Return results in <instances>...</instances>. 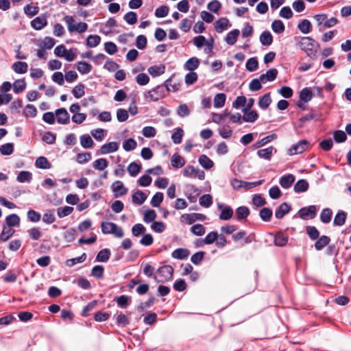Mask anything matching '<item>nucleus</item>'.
I'll list each match as a JSON object with an SVG mask.
<instances>
[{"instance_id": "f257e3e1", "label": "nucleus", "mask_w": 351, "mask_h": 351, "mask_svg": "<svg viewBox=\"0 0 351 351\" xmlns=\"http://www.w3.org/2000/svg\"><path fill=\"white\" fill-rule=\"evenodd\" d=\"M297 46L305 51L307 56L315 55L319 44L312 38L303 36L298 38Z\"/></svg>"}, {"instance_id": "f03ea898", "label": "nucleus", "mask_w": 351, "mask_h": 351, "mask_svg": "<svg viewBox=\"0 0 351 351\" xmlns=\"http://www.w3.org/2000/svg\"><path fill=\"white\" fill-rule=\"evenodd\" d=\"M174 272V269L172 266L167 265L160 267L156 273L158 276L155 275L154 279L158 282H165L172 279Z\"/></svg>"}, {"instance_id": "7ed1b4c3", "label": "nucleus", "mask_w": 351, "mask_h": 351, "mask_svg": "<svg viewBox=\"0 0 351 351\" xmlns=\"http://www.w3.org/2000/svg\"><path fill=\"white\" fill-rule=\"evenodd\" d=\"M101 229L104 234H114L117 238H122L124 235L122 228L119 227L113 222L102 221L101 223Z\"/></svg>"}, {"instance_id": "20e7f679", "label": "nucleus", "mask_w": 351, "mask_h": 351, "mask_svg": "<svg viewBox=\"0 0 351 351\" xmlns=\"http://www.w3.org/2000/svg\"><path fill=\"white\" fill-rule=\"evenodd\" d=\"M64 21L67 24L68 30L70 32H77L79 33H84L88 29V25L84 22H79L75 24V21L71 16H66Z\"/></svg>"}, {"instance_id": "39448f33", "label": "nucleus", "mask_w": 351, "mask_h": 351, "mask_svg": "<svg viewBox=\"0 0 351 351\" xmlns=\"http://www.w3.org/2000/svg\"><path fill=\"white\" fill-rule=\"evenodd\" d=\"M165 93V90L164 86L162 85H158L147 92L145 96L149 101H156L164 97Z\"/></svg>"}, {"instance_id": "423d86ee", "label": "nucleus", "mask_w": 351, "mask_h": 351, "mask_svg": "<svg viewBox=\"0 0 351 351\" xmlns=\"http://www.w3.org/2000/svg\"><path fill=\"white\" fill-rule=\"evenodd\" d=\"M297 214L299 217L304 220L314 219L317 214V207L315 205L302 207L298 210Z\"/></svg>"}, {"instance_id": "0eeeda50", "label": "nucleus", "mask_w": 351, "mask_h": 351, "mask_svg": "<svg viewBox=\"0 0 351 351\" xmlns=\"http://www.w3.org/2000/svg\"><path fill=\"white\" fill-rule=\"evenodd\" d=\"M182 174L186 178H197L200 180H203L205 178V173L204 171L195 169L192 165L186 166L182 171Z\"/></svg>"}, {"instance_id": "6e6552de", "label": "nucleus", "mask_w": 351, "mask_h": 351, "mask_svg": "<svg viewBox=\"0 0 351 351\" xmlns=\"http://www.w3.org/2000/svg\"><path fill=\"white\" fill-rule=\"evenodd\" d=\"M308 141L301 140L289 148L288 154L291 156L302 154L308 149Z\"/></svg>"}, {"instance_id": "1a4fd4ad", "label": "nucleus", "mask_w": 351, "mask_h": 351, "mask_svg": "<svg viewBox=\"0 0 351 351\" xmlns=\"http://www.w3.org/2000/svg\"><path fill=\"white\" fill-rule=\"evenodd\" d=\"M206 219V217L202 213H190L184 214L181 216L182 223H186L188 224H193L197 221H204Z\"/></svg>"}, {"instance_id": "9d476101", "label": "nucleus", "mask_w": 351, "mask_h": 351, "mask_svg": "<svg viewBox=\"0 0 351 351\" xmlns=\"http://www.w3.org/2000/svg\"><path fill=\"white\" fill-rule=\"evenodd\" d=\"M217 208L221 210V213L219 216L221 220L227 221L232 217L234 212L230 206L218 204Z\"/></svg>"}, {"instance_id": "9b49d317", "label": "nucleus", "mask_w": 351, "mask_h": 351, "mask_svg": "<svg viewBox=\"0 0 351 351\" xmlns=\"http://www.w3.org/2000/svg\"><path fill=\"white\" fill-rule=\"evenodd\" d=\"M112 190L115 197H119L125 195L128 193V189L124 186L123 182L120 180L114 182L112 184Z\"/></svg>"}, {"instance_id": "f8f14e48", "label": "nucleus", "mask_w": 351, "mask_h": 351, "mask_svg": "<svg viewBox=\"0 0 351 351\" xmlns=\"http://www.w3.org/2000/svg\"><path fill=\"white\" fill-rule=\"evenodd\" d=\"M57 117V122L60 124L65 125L69 123V114L64 108H58L55 111Z\"/></svg>"}, {"instance_id": "ddd939ff", "label": "nucleus", "mask_w": 351, "mask_h": 351, "mask_svg": "<svg viewBox=\"0 0 351 351\" xmlns=\"http://www.w3.org/2000/svg\"><path fill=\"white\" fill-rule=\"evenodd\" d=\"M119 149V144L115 141L105 143L100 147L97 154H107L117 151Z\"/></svg>"}, {"instance_id": "4468645a", "label": "nucleus", "mask_w": 351, "mask_h": 351, "mask_svg": "<svg viewBox=\"0 0 351 351\" xmlns=\"http://www.w3.org/2000/svg\"><path fill=\"white\" fill-rule=\"evenodd\" d=\"M277 150L273 146H269L265 149L258 150L257 156L267 160H270L274 154L276 153Z\"/></svg>"}, {"instance_id": "2eb2a0df", "label": "nucleus", "mask_w": 351, "mask_h": 351, "mask_svg": "<svg viewBox=\"0 0 351 351\" xmlns=\"http://www.w3.org/2000/svg\"><path fill=\"white\" fill-rule=\"evenodd\" d=\"M291 210V205L287 202H283L276 209L275 217L277 219H282L285 215L289 213Z\"/></svg>"}, {"instance_id": "dca6fc26", "label": "nucleus", "mask_w": 351, "mask_h": 351, "mask_svg": "<svg viewBox=\"0 0 351 351\" xmlns=\"http://www.w3.org/2000/svg\"><path fill=\"white\" fill-rule=\"evenodd\" d=\"M250 109L243 108L242 110L244 114L242 117V119L245 122L254 123L258 119V112L253 110L251 111H248Z\"/></svg>"}, {"instance_id": "f3484780", "label": "nucleus", "mask_w": 351, "mask_h": 351, "mask_svg": "<svg viewBox=\"0 0 351 351\" xmlns=\"http://www.w3.org/2000/svg\"><path fill=\"white\" fill-rule=\"evenodd\" d=\"M295 176L291 173H288L280 177L279 184L283 189H289L295 181Z\"/></svg>"}, {"instance_id": "a211bd4d", "label": "nucleus", "mask_w": 351, "mask_h": 351, "mask_svg": "<svg viewBox=\"0 0 351 351\" xmlns=\"http://www.w3.org/2000/svg\"><path fill=\"white\" fill-rule=\"evenodd\" d=\"M250 214V210L245 206H239L235 210L236 219L239 221L246 219Z\"/></svg>"}, {"instance_id": "6ab92c4d", "label": "nucleus", "mask_w": 351, "mask_h": 351, "mask_svg": "<svg viewBox=\"0 0 351 351\" xmlns=\"http://www.w3.org/2000/svg\"><path fill=\"white\" fill-rule=\"evenodd\" d=\"M165 65L160 64L149 67L147 71L153 77H156L165 73Z\"/></svg>"}, {"instance_id": "aec40b11", "label": "nucleus", "mask_w": 351, "mask_h": 351, "mask_svg": "<svg viewBox=\"0 0 351 351\" xmlns=\"http://www.w3.org/2000/svg\"><path fill=\"white\" fill-rule=\"evenodd\" d=\"M278 75V70L276 69H271L265 74L261 75V80L262 83H265L267 81L272 82L275 80Z\"/></svg>"}, {"instance_id": "412c9836", "label": "nucleus", "mask_w": 351, "mask_h": 351, "mask_svg": "<svg viewBox=\"0 0 351 351\" xmlns=\"http://www.w3.org/2000/svg\"><path fill=\"white\" fill-rule=\"evenodd\" d=\"M47 25L45 17L37 16L31 21V26L36 30H40Z\"/></svg>"}, {"instance_id": "4be33fe9", "label": "nucleus", "mask_w": 351, "mask_h": 351, "mask_svg": "<svg viewBox=\"0 0 351 351\" xmlns=\"http://www.w3.org/2000/svg\"><path fill=\"white\" fill-rule=\"evenodd\" d=\"M308 188V182L304 179H300L295 184L293 190L296 193H300L306 192Z\"/></svg>"}, {"instance_id": "5701e85b", "label": "nucleus", "mask_w": 351, "mask_h": 351, "mask_svg": "<svg viewBox=\"0 0 351 351\" xmlns=\"http://www.w3.org/2000/svg\"><path fill=\"white\" fill-rule=\"evenodd\" d=\"M12 69L18 74H24L27 71L28 64L25 62L18 61L12 65Z\"/></svg>"}, {"instance_id": "b1692460", "label": "nucleus", "mask_w": 351, "mask_h": 351, "mask_svg": "<svg viewBox=\"0 0 351 351\" xmlns=\"http://www.w3.org/2000/svg\"><path fill=\"white\" fill-rule=\"evenodd\" d=\"M190 254V252L189 250L185 248H178L173 251L171 253V256L173 258L178 259V260H183L186 258Z\"/></svg>"}, {"instance_id": "393cba45", "label": "nucleus", "mask_w": 351, "mask_h": 351, "mask_svg": "<svg viewBox=\"0 0 351 351\" xmlns=\"http://www.w3.org/2000/svg\"><path fill=\"white\" fill-rule=\"evenodd\" d=\"M289 237L282 232L277 233L274 237V244L278 247H283L288 243Z\"/></svg>"}, {"instance_id": "a878e982", "label": "nucleus", "mask_w": 351, "mask_h": 351, "mask_svg": "<svg viewBox=\"0 0 351 351\" xmlns=\"http://www.w3.org/2000/svg\"><path fill=\"white\" fill-rule=\"evenodd\" d=\"M276 138H277V134H271L268 135V136L263 138L262 139L258 141L256 143H254L253 145V147L254 149L260 148Z\"/></svg>"}, {"instance_id": "bb28decb", "label": "nucleus", "mask_w": 351, "mask_h": 351, "mask_svg": "<svg viewBox=\"0 0 351 351\" xmlns=\"http://www.w3.org/2000/svg\"><path fill=\"white\" fill-rule=\"evenodd\" d=\"M316 240L317 241L315 243L314 245L315 248L319 251L327 246L330 242V237L326 235H322Z\"/></svg>"}, {"instance_id": "cd10ccee", "label": "nucleus", "mask_w": 351, "mask_h": 351, "mask_svg": "<svg viewBox=\"0 0 351 351\" xmlns=\"http://www.w3.org/2000/svg\"><path fill=\"white\" fill-rule=\"evenodd\" d=\"M239 33L240 32L237 29H234L228 32L224 38L226 43L230 45H233L234 44H235V43L237 40Z\"/></svg>"}, {"instance_id": "c85d7f7f", "label": "nucleus", "mask_w": 351, "mask_h": 351, "mask_svg": "<svg viewBox=\"0 0 351 351\" xmlns=\"http://www.w3.org/2000/svg\"><path fill=\"white\" fill-rule=\"evenodd\" d=\"M199 66V60L196 57L189 58L184 64V69L190 71H193Z\"/></svg>"}, {"instance_id": "c756f323", "label": "nucleus", "mask_w": 351, "mask_h": 351, "mask_svg": "<svg viewBox=\"0 0 351 351\" xmlns=\"http://www.w3.org/2000/svg\"><path fill=\"white\" fill-rule=\"evenodd\" d=\"M229 21L227 18H221L215 23V29L217 32L221 33L227 29Z\"/></svg>"}, {"instance_id": "7c9ffc66", "label": "nucleus", "mask_w": 351, "mask_h": 351, "mask_svg": "<svg viewBox=\"0 0 351 351\" xmlns=\"http://www.w3.org/2000/svg\"><path fill=\"white\" fill-rule=\"evenodd\" d=\"M35 166L38 169H49L51 167V164L46 157L40 156L36 160Z\"/></svg>"}, {"instance_id": "2f4dec72", "label": "nucleus", "mask_w": 351, "mask_h": 351, "mask_svg": "<svg viewBox=\"0 0 351 351\" xmlns=\"http://www.w3.org/2000/svg\"><path fill=\"white\" fill-rule=\"evenodd\" d=\"M271 101L272 100L270 96V93H268L259 98L258 104L260 108L265 110L269 106Z\"/></svg>"}, {"instance_id": "473e14b6", "label": "nucleus", "mask_w": 351, "mask_h": 351, "mask_svg": "<svg viewBox=\"0 0 351 351\" xmlns=\"http://www.w3.org/2000/svg\"><path fill=\"white\" fill-rule=\"evenodd\" d=\"M347 213L343 210H339L336 214L333 221V225L337 226H343L346 220Z\"/></svg>"}, {"instance_id": "72a5a7b5", "label": "nucleus", "mask_w": 351, "mask_h": 351, "mask_svg": "<svg viewBox=\"0 0 351 351\" xmlns=\"http://www.w3.org/2000/svg\"><path fill=\"white\" fill-rule=\"evenodd\" d=\"M15 231L12 228L4 226L0 234V241L5 242L10 239L14 234Z\"/></svg>"}, {"instance_id": "f704fd0d", "label": "nucleus", "mask_w": 351, "mask_h": 351, "mask_svg": "<svg viewBox=\"0 0 351 351\" xmlns=\"http://www.w3.org/2000/svg\"><path fill=\"white\" fill-rule=\"evenodd\" d=\"M171 163L173 167L179 169L185 165V160L178 154H174L171 157Z\"/></svg>"}, {"instance_id": "c9c22d12", "label": "nucleus", "mask_w": 351, "mask_h": 351, "mask_svg": "<svg viewBox=\"0 0 351 351\" xmlns=\"http://www.w3.org/2000/svg\"><path fill=\"white\" fill-rule=\"evenodd\" d=\"M298 28L302 33L306 34L311 31L312 25L309 20L303 19L298 23Z\"/></svg>"}, {"instance_id": "e433bc0d", "label": "nucleus", "mask_w": 351, "mask_h": 351, "mask_svg": "<svg viewBox=\"0 0 351 351\" xmlns=\"http://www.w3.org/2000/svg\"><path fill=\"white\" fill-rule=\"evenodd\" d=\"M147 195L143 191L138 190L132 195V202L138 205L143 204L147 199Z\"/></svg>"}, {"instance_id": "4c0bfd02", "label": "nucleus", "mask_w": 351, "mask_h": 351, "mask_svg": "<svg viewBox=\"0 0 351 351\" xmlns=\"http://www.w3.org/2000/svg\"><path fill=\"white\" fill-rule=\"evenodd\" d=\"M32 180V173L28 171H21L17 175L16 180L19 182H30Z\"/></svg>"}, {"instance_id": "58836bf2", "label": "nucleus", "mask_w": 351, "mask_h": 351, "mask_svg": "<svg viewBox=\"0 0 351 351\" xmlns=\"http://www.w3.org/2000/svg\"><path fill=\"white\" fill-rule=\"evenodd\" d=\"M198 161L200 165L206 169H210L214 165L213 161L205 154H202L199 157Z\"/></svg>"}, {"instance_id": "ea45409f", "label": "nucleus", "mask_w": 351, "mask_h": 351, "mask_svg": "<svg viewBox=\"0 0 351 351\" xmlns=\"http://www.w3.org/2000/svg\"><path fill=\"white\" fill-rule=\"evenodd\" d=\"M110 250L108 248L100 250L96 256V261L98 262L105 263L107 262L110 257Z\"/></svg>"}, {"instance_id": "a19ab883", "label": "nucleus", "mask_w": 351, "mask_h": 351, "mask_svg": "<svg viewBox=\"0 0 351 351\" xmlns=\"http://www.w3.org/2000/svg\"><path fill=\"white\" fill-rule=\"evenodd\" d=\"M260 42L263 45L269 46L273 42V36L269 31H264L260 36Z\"/></svg>"}, {"instance_id": "79ce46f5", "label": "nucleus", "mask_w": 351, "mask_h": 351, "mask_svg": "<svg viewBox=\"0 0 351 351\" xmlns=\"http://www.w3.org/2000/svg\"><path fill=\"white\" fill-rule=\"evenodd\" d=\"M332 216V210L329 208H324L320 214V220L324 223H328L330 222Z\"/></svg>"}, {"instance_id": "37998d69", "label": "nucleus", "mask_w": 351, "mask_h": 351, "mask_svg": "<svg viewBox=\"0 0 351 351\" xmlns=\"http://www.w3.org/2000/svg\"><path fill=\"white\" fill-rule=\"evenodd\" d=\"M77 69L82 75L88 74L91 71L92 66L86 62L80 61L77 63Z\"/></svg>"}, {"instance_id": "c03bdc74", "label": "nucleus", "mask_w": 351, "mask_h": 351, "mask_svg": "<svg viewBox=\"0 0 351 351\" xmlns=\"http://www.w3.org/2000/svg\"><path fill=\"white\" fill-rule=\"evenodd\" d=\"M5 222L8 227L18 226L20 223V218L16 214H11L6 217Z\"/></svg>"}, {"instance_id": "a18cd8bd", "label": "nucleus", "mask_w": 351, "mask_h": 351, "mask_svg": "<svg viewBox=\"0 0 351 351\" xmlns=\"http://www.w3.org/2000/svg\"><path fill=\"white\" fill-rule=\"evenodd\" d=\"M141 167V164L132 162L128 165V171L132 177H136L140 172Z\"/></svg>"}, {"instance_id": "49530a36", "label": "nucleus", "mask_w": 351, "mask_h": 351, "mask_svg": "<svg viewBox=\"0 0 351 351\" xmlns=\"http://www.w3.org/2000/svg\"><path fill=\"white\" fill-rule=\"evenodd\" d=\"M173 77H174V75H173L169 79H167L165 82L166 89L168 91L172 90V91L175 92V91L178 90L180 88V86H181L180 83H176V82L172 83Z\"/></svg>"}, {"instance_id": "de8ad7c7", "label": "nucleus", "mask_w": 351, "mask_h": 351, "mask_svg": "<svg viewBox=\"0 0 351 351\" xmlns=\"http://www.w3.org/2000/svg\"><path fill=\"white\" fill-rule=\"evenodd\" d=\"M300 99L304 102H308L313 98V93L308 88H304L300 92Z\"/></svg>"}, {"instance_id": "09e8293b", "label": "nucleus", "mask_w": 351, "mask_h": 351, "mask_svg": "<svg viewBox=\"0 0 351 351\" xmlns=\"http://www.w3.org/2000/svg\"><path fill=\"white\" fill-rule=\"evenodd\" d=\"M85 86L82 83H79L77 86H75L71 90L73 96L77 98H81L85 95L84 91Z\"/></svg>"}, {"instance_id": "8fccbe9b", "label": "nucleus", "mask_w": 351, "mask_h": 351, "mask_svg": "<svg viewBox=\"0 0 351 351\" xmlns=\"http://www.w3.org/2000/svg\"><path fill=\"white\" fill-rule=\"evenodd\" d=\"M226 100V95L224 93H217L214 97V106L219 108L224 106Z\"/></svg>"}, {"instance_id": "3c124183", "label": "nucleus", "mask_w": 351, "mask_h": 351, "mask_svg": "<svg viewBox=\"0 0 351 351\" xmlns=\"http://www.w3.org/2000/svg\"><path fill=\"white\" fill-rule=\"evenodd\" d=\"M80 144L82 147L88 149L93 147L94 142L88 134H84L80 136Z\"/></svg>"}, {"instance_id": "603ef678", "label": "nucleus", "mask_w": 351, "mask_h": 351, "mask_svg": "<svg viewBox=\"0 0 351 351\" xmlns=\"http://www.w3.org/2000/svg\"><path fill=\"white\" fill-rule=\"evenodd\" d=\"M26 88V82L25 79L16 80L13 84L14 92L16 94L23 91Z\"/></svg>"}, {"instance_id": "864d4df0", "label": "nucleus", "mask_w": 351, "mask_h": 351, "mask_svg": "<svg viewBox=\"0 0 351 351\" xmlns=\"http://www.w3.org/2000/svg\"><path fill=\"white\" fill-rule=\"evenodd\" d=\"M306 231L309 238L313 241H315L319 237V232L315 226H308L306 228Z\"/></svg>"}, {"instance_id": "5fc2aeb1", "label": "nucleus", "mask_w": 351, "mask_h": 351, "mask_svg": "<svg viewBox=\"0 0 351 351\" xmlns=\"http://www.w3.org/2000/svg\"><path fill=\"white\" fill-rule=\"evenodd\" d=\"M114 300L117 302V305L119 307L125 308L130 303V297L125 295H122L121 296L117 297Z\"/></svg>"}, {"instance_id": "6e6d98bb", "label": "nucleus", "mask_w": 351, "mask_h": 351, "mask_svg": "<svg viewBox=\"0 0 351 351\" xmlns=\"http://www.w3.org/2000/svg\"><path fill=\"white\" fill-rule=\"evenodd\" d=\"M271 29L276 34H282L285 30V26L282 21L274 20L271 24Z\"/></svg>"}, {"instance_id": "4d7b16f0", "label": "nucleus", "mask_w": 351, "mask_h": 351, "mask_svg": "<svg viewBox=\"0 0 351 351\" xmlns=\"http://www.w3.org/2000/svg\"><path fill=\"white\" fill-rule=\"evenodd\" d=\"M101 37L98 35H89L86 39V45L89 47H95L99 45Z\"/></svg>"}, {"instance_id": "13d9d810", "label": "nucleus", "mask_w": 351, "mask_h": 351, "mask_svg": "<svg viewBox=\"0 0 351 351\" xmlns=\"http://www.w3.org/2000/svg\"><path fill=\"white\" fill-rule=\"evenodd\" d=\"M199 203L202 206L209 208L213 204V197L210 194H205L199 197Z\"/></svg>"}, {"instance_id": "bf43d9fd", "label": "nucleus", "mask_w": 351, "mask_h": 351, "mask_svg": "<svg viewBox=\"0 0 351 351\" xmlns=\"http://www.w3.org/2000/svg\"><path fill=\"white\" fill-rule=\"evenodd\" d=\"M14 152V144L8 143L2 145L0 147V153L3 156L11 155Z\"/></svg>"}, {"instance_id": "052dcab7", "label": "nucleus", "mask_w": 351, "mask_h": 351, "mask_svg": "<svg viewBox=\"0 0 351 351\" xmlns=\"http://www.w3.org/2000/svg\"><path fill=\"white\" fill-rule=\"evenodd\" d=\"M258 62L256 57L248 59L245 64V68L249 71H254L258 69Z\"/></svg>"}, {"instance_id": "680f3d73", "label": "nucleus", "mask_w": 351, "mask_h": 351, "mask_svg": "<svg viewBox=\"0 0 351 351\" xmlns=\"http://www.w3.org/2000/svg\"><path fill=\"white\" fill-rule=\"evenodd\" d=\"M108 166V161L106 158L97 159L93 163L94 169L102 171L104 170Z\"/></svg>"}, {"instance_id": "e2e57ef3", "label": "nucleus", "mask_w": 351, "mask_h": 351, "mask_svg": "<svg viewBox=\"0 0 351 351\" xmlns=\"http://www.w3.org/2000/svg\"><path fill=\"white\" fill-rule=\"evenodd\" d=\"M260 217L264 221H269L272 216V210L269 208L265 207L260 210Z\"/></svg>"}, {"instance_id": "0e129e2a", "label": "nucleus", "mask_w": 351, "mask_h": 351, "mask_svg": "<svg viewBox=\"0 0 351 351\" xmlns=\"http://www.w3.org/2000/svg\"><path fill=\"white\" fill-rule=\"evenodd\" d=\"M333 138L337 143H343L347 139V136L345 132L343 130H335L333 132Z\"/></svg>"}, {"instance_id": "69168bd1", "label": "nucleus", "mask_w": 351, "mask_h": 351, "mask_svg": "<svg viewBox=\"0 0 351 351\" xmlns=\"http://www.w3.org/2000/svg\"><path fill=\"white\" fill-rule=\"evenodd\" d=\"M136 146H137V143L132 138H130L124 141V142L123 143V148L126 152H130V151L134 150V149H136Z\"/></svg>"}, {"instance_id": "338daca9", "label": "nucleus", "mask_w": 351, "mask_h": 351, "mask_svg": "<svg viewBox=\"0 0 351 351\" xmlns=\"http://www.w3.org/2000/svg\"><path fill=\"white\" fill-rule=\"evenodd\" d=\"M36 114V108L32 104H27L23 112V115L26 117H35Z\"/></svg>"}, {"instance_id": "774afa93", "label": "nucleus", "mask_w": 351, "mask_h": 351, "mask_svg": "<svg viewBox=\"0 0 351 351\" xmlns=\"http://www.w3.org/2000/svg\"><path fill=\"white\" fill-rule=\"evenodd\" d=\"M164 199V195L161 192L156 193L152 198L151 204L153 207H158Z\"/></svg>"}]
</instances>
